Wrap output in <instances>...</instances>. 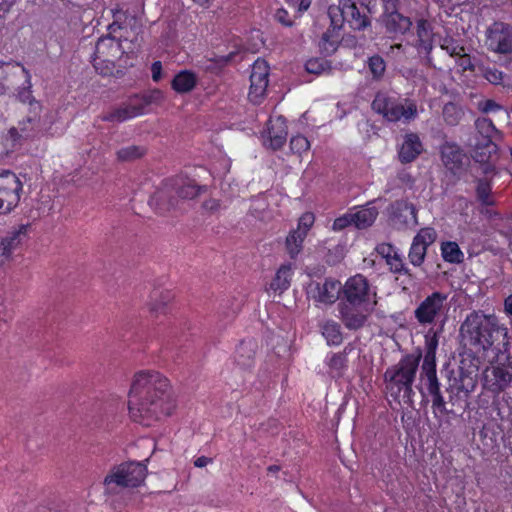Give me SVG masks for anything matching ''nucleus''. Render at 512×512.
Here are the masks:
<instances>
[{
    "instance_id": "nucleus-1",
    "label": "nucleus",
    "mask_w": 512,
    "mask_h": 512,
    "mask_svg": "<svg viewBox=\"0 0 512 512\" xmlns=\"http://www.w3.org/2000/svg\"><path fill=\"white\" fill-rule=\"evenodd\" d=\"M175 409L169 382L158 372H139L129 393V412L134 421L150 426Z\"/></svg>"
},
{
    "instance_id": "nucleus-2",
    "label": "nucleus",
    "mask_w": 512,
    "mask_h": 512,
    "mask_svg": "<svg viewBox=\"0 0 512 512\" xmlns=\"http://www.w3.org/2000/svg\"><path fill=\"white\" fill-rule=\"evenodd\" d=\"M459 332L463 345L483 357L495 353L498 347H511L509 329L494 313L472 311L465 317Z\"/></svg>"
},
{
    "instance_id": "nucleus-3",
    "label": "nucleus",
    "mask_w": 512,
    "mask_h": 512,
    "mask_svg": "<svg viewBox=\"0 0 512 512\" xmlns=\"http://www.w3.org/2000/svg\"><path fill=\"white\" fill-rule=\"evenodd\" d=\"M421 355L409 354L396 365L388 368L384 374L386 390L399 403L410 402L413 394L412 384L418 370Z\"/></svg>"
},
{
    "instance_id": "nucleus-4",
    "label": "nucleus",
    "mask_w": 512,
    "mask_h": 512,
    "mask_svg": "<svg viewBox=\"0 0 512 512\" xmlns=\"http://www.w3.org/2000/svg\"><path fill=\"white\" fill-rule=\"evenodd\" d=\"M41 103L33 104L32 109H28L16 126H11L2 136L3 145L7 150H15L22 146L26 141H32L40 138L44 134V123L41 116Z\"/></svg>"
},
{
    "instance_id": "nucleus-5",
    "label": "nucleus",
    "mask_w": 512,
    "mask_h": 512,
    "mask_svg": "<svg viewBox=\"0 0 512 512\" xmlns=\"http://www.w3.org/2000/svg\"><path fill=\"white\" fill-rule=\"evenodd\" d=\"M511 347L497 348L491 356H487L489 365L483 371V387L499 394L512 384V356Z\"/></svg>"
},
{
    "instance_id": "nucleus-6",
    "label": "nucleus",
    "mask_w": 512,
    "mask_h": 512,
    "mask_svg": "<svg viewBox=\"0 0 512 512\" xmlns=\"http://www.w3.org/2000/svg\"><path fill=\"white\" fill-rule=\"evenodd\" d=\"M372 109L389 122L409 123L418 116L417 105L413 100L387 91H379L375 95Z\"/></svg>"
},
{
    "instance_id": "nucleus-7",
    "label": "nucleus",
    "mask_w": 512,
    "mask_h": 512,
    "mask_svg": "<svg viewBox=\"0 0 512 512\" xmlns=\"http://www.w3.org/2000/svg\"><path fill=\"white\" fill-rule=\"evenodd\" d=\"M146 474L145 462L128 461L115 465L104 478L105 492L115 494L124 488L138 487L144 482Z\"/></svg>"
},
{
    "instance_id": "nucleus-8",
    "label": "nucleus",
    "mask_w": 512,
    "mask_h": 512,
    "mask_svg": "<svg viewBox=\"0 0 512 512\" xmlns=\"http://www.w3.org/2000/svg\"><path fill=\"white\" fill-rule=\"evenodd\" d=\"M447 297V294L438 291L425 297L414 310L417 322L423 326L440 322L443 326L449 310Z\"/></svg>"
},
{
    "instance_id": "nucleus-9",
    "label": "nucleus",
    "mask_w": 512,
    "mask_h": 512,
    "mask_svg": "<svg viewBox=\"0 0 512 512\" xmlns=\"http://www.w3.org/2000/svg\"><path fill=\"white\" fill-rule=\"evenodd\" d=\"M341 301L377 306V287L370 284L362 274L346 280L342 286Z\"/></svg>"
},
{
    "instance_id": "nucleus-10",
    "label": "nucleus",
    "mask_w": 512,
    "mask_h": 512,
    "mask_svg": "<svg viewBox=\"0 0 512 512\" xmlns=\"http://www.w3.org/2000/svg\"><path fill=\"white\" fill-rule=\"evenodd\" d=\"M22 190L23 184L14 172L0 169V215H6L18 206Z\"/></svg>"
},
{
    "instance_id": "nucleus-11",
    "label": "nucleus",
    "mask_w": 512,
    "mask_h": 512,
    "mask_svg": "<svg viewBox=\"0 0 512 512\" xmlns=\"http://www.w3.org/2000/svg\"><path fill=\"white\" fill-rule=\"evenodd\" d=\"M177 198L170 197L167 199V194L160 191L156 194L155 199L162 202L164 209L180 208V202L195 199L201 193L206 191V186H199L195 180L189 178H178L173 184Z\"/></svg>"
},
{
    "instance_id": "nucleus-12",
    "label": "nucleus",
    "mask_w": 512,
    "mask_h": 512,
    "mask_svg": "<svg viewBox=\"0 0 512 512\" xmlns=\"http://www.w3.org/2000/svg\"><path fill=\"white\" fill-rule=\"evenodd\" d=\"M484 44L496 54H512V26L501 21L492 23L485 30Z\"/></svg>"
},
{
    "instance_id": "nucleus-13",
    "label": "nucleus",
    "mask_w": 512,
    "mask_h": 512,
    "mask_svg": "<svg viewBox=\"0 0 512 512\" xmlns=\"http://www.w3.org/2000/svg\"><path fill=\"white\" fill-rule=\"evenodd\" d=\"M376 306L341 301L338 303L339 319L348 330L362 329Z\"/></svg>"
},
{
    "instance_id": "nucleus-14",
    "label": "nucleus",
    "mask_w": 512,
    "mask_h": 512,
    "mask_svg": "<svg viewBox=\"0 0 512 512\" xmlns=\"http://www.w3.org/2000/svg\"><path fill=\"white\" fill-rule=\"evenodd\" d=\"M160 97L161 93L155 92L153 95L145 97L141 101H130L129 103H126L116 109H113L110 112L103 114L101 119L103 121L118 123L127 121L129 119L142 115L144 113L145 107Z\"/></svg>"
},
{
    "instance_id": "nucleus-15",
    "label": "nucleus",
    "mask_w": 512,
    "mask_h": 512,
    "mask_svg": "<svg viewBox=\"0 0 512 512\" xmlns=\"http://www.w3.org/2000/svg\"><path fill=\"white\" fill-rule=\"evenodd\" d=\"M475 127L482 136V140L475 143L470 142V146L475 149L477 161L484 162L488 160L491 153L496 151V145L491 140L495 127L489 118H478L475 121Z\"/></svg>"
},
{
    "instance_id": "nucleus-16",
    "label": "nucleus",
    "mask_w": 512,
    "mask_h": 512,
    "mask_svg": "<svg viewBox=\"0 0 512 512\" xmlns=\"http://www.w3.org/2000/svg\"><path fill=\"white\" fill-rule=\"evenodd\" d=\"M269 66L263 59H257L250 75V90L248 97L254 104H259L264 98L268 86Z\"/></svg>"
},
{
    "instance_id": "nucleus-17",
    "label": "nucleus",
    "mask_w": 512,
    "mask_h": 512,
    "mask_svg": "<svg viewBox=\"0 0 512 512\" xmlns=\"http://www.w3.org/2000/svg\"><path fill=\"white\" fill-rule=\"evenodd\" d=\"M467 361L468 358H463L461 360V365L458 369V376L455 377L452 385V387L457 390L458 393L462 392L465 395L474 391L477 384L478 371L480 368L479 358L470 359V364H467Z\"/></svg>"
},
{
    "instance_id": "nucleus-18",
    "label": "nucleus",
    "mask_w": 512,
    "mask_h": 512,
    "mask_svg": "<svg viewBox=\"0 0 512 512\" xmlns=\"http://www.w3.org/2000/svg\"><path fill=\"white\" fill-rule=\"evenodd\" d=\"M436 238L437 233L431 227L422 228L414 236L408 253V259L413 266L419 267L423 264L427 249L435 242Z\"/></svg>"
},
{
    "instance_id": "nucleus-19",
    "label": "nucleus",
    "mask_w": 512,
    "mask_h": 512,
    "mask_svg": "<svg viewBox=\"0 0 512 512\" xmlns=\"http://www.w3.org/2000/svg\"><path fill=\"white\" fill-rule=\"evenodd\" d=\"M314 221L313 213H304L298 220L297 228L292 230L286 237V250L291 258H295L301 252L303 242Z\"/></svg>"
},
{
    "instance_id": "nucleus-20",
    "label": "nucleus",
    "mask_w": 512,
    "mask_h": 512,
    "mask_svg": "<svg viewBox=\"0 0 512 512\" xmlns=\"http://www.w3.org/2000/svg\"><path fill=\"white\" fill-rule=\"evenodd\" d=\"M338 10L343 22L353 30H363L370 25L366 8H359L352 0H340Z\"/></svg>"
},
{
    "instance_id": "nucleus-21",
    "label": "nucleus",
    "mask_w": 512,
    "mask_h": 512,
    "mask_svg": "<svg viewBox=\"0 0 512 512\" xmlns=\"http://www.w3.org/2000/svg\"><path fill=\"white\" fill-rule=\"evenodd\" d=\"M287 134V125L284 117L270 118L267 130L263 134L264 144L273 150L280 149L286 142Z\"/></svg>"
},
{
    "instance_id": "nucleus-22",
    "label": "nucleus",
    "mask_w": 512,
    "mask_h": 512,
    "mask_svg": "<svg viewBox=\"0 0 512 512\" xmlns=\"http://www.w3.org/2000/svg\"><path fill=\"white\" fill-rule=\"evenodd\" d=\"M342 292V286L339 281L333 279H326L323 283L311 284L309 287V294L316 301L332 304L339 299Z\"/></svg>"
},
{
    "instance_id": "nucleus-23",
    "label": "nucleus",
    "mask_w": 512,
    "mask_h": 512,
    "mask_svg": "<svg viewBox=\"0 0 512 512\" xmlns=\"http://www.w3.org/2000/svg\"><path fill=\"white\" fill-rule=\"evenodd\" d=\"M392 223L397 229L411 228L418 224L417 211L413 204L398 202L393 206Z\"/></svg>"
},
{
    "instance_id": "nucleus-24",
    "label": "nucleus",
    "mask_w": 512,
    "mask_h": 512,
    "mask_svg": "<svg viewBox=\"0 0 512 512\" xmlns=\"http://www.w3.org/2000/svg\"><path fill=\"white\" fill-rule=\"evenodd\" d=\"M423 151V145L419 136L415 133H407L398 149V157L401 163L414 161Z\"/></svg>"
},
{
    "instance_id": "nucleus-25",
    "label": "nucleus",
    "mask_w": 512,
    "mask_h": 512,
    "mask_svg": "<svg viewBox=\"0 0 512 512\" xmlns=\"http://www.w3.org/2000/svg\"><path fill=\"white\" fill-rule=\"evenodd\" d=\"M383 22L387 31L393 34L405 33L410 29L412 24L408 17L398 12L397 7L394 9H385Z\"/></svg>"
},
{
    "instance_id": "nucleus-26",
    "label": "nucleus",
    "mask_w": 512,
    "mask_h": 512,
    "mask_svg": "<svg viewBox=\"0 0 512 512\" xmlns=\"http://www.w3.org/2000/svg\"><path fill=\"white\" fill-rule=\"evenodd\" d=\"M441 157L448 169L455 170L461 167L465 154L458 145L446 142L441 146Z\"/></svg>"
},
{
    "instance_id": "nucleus-27",
    "label": "nucleus",
    "mask_w": 512,
    "mask_h": 512,
    "mask_svg": "<svg viewBox=\"0 0 512 512\" xmlns=\"http://www.w3.org/2000/svg\"><path fill=\"white\" fill-rule=\"evenodd\" d=\"M28 229V224H21L18 227L12 228L5 237L0 239L2 241V245L13 253V251L16 250L26 239Z\"/></svg>"
},
{
    "instance_id": "nucleus-28",
    "label": "nucleus",
    "mask_w": 512,
    "mask_h": 512,
    "mask_svg": "<svg viewBox=\"0 0 512 512\" xmlns=\"http://www.w3.org/2000/svg\"><path fill=\"white\" fill-rule=\"evenodd\" d=\"M293 270L291 264H283L277 270L275 277L271 281L270 288L282 294L290 287Z\"/></svg>"
},
{
    "instance_id": "nucleus-29",
    "label": "nucleus",
    "mask_w": 512,
    "mask_h": 512,
    "mask_svg": "<svg viewBox=\"0 0 512 512\" xmlns=\"http://www.w3.org/2000/svg\"><path fill=\"white\" fill-rule=\"evenodd\" d=\"M378 211L375 207H363L357 211H352L353 225L358 229H364L371 226L376 220Z\"/></svg>"
},
{
    "instance_id": "nucleus-30",
    "label": "nucleus",
    "mask_w": 512,
    "mask_h": 512,
    "mask_svg": "<svg viewBox=\"0 0 512 512\" xmlns=\"http://www.w3.org/2000/svg\"><path fill=\"white\" fill-rule=\"evenodd\" d=\"M196 83V75L193 72L184 70L174 77L172 88L178 93H187L195 87Z\"/></svg>"
},
{
    "instance_id": "nucleus-31",
    "label": "nucleus",
    "mask_w": 512,
    "mask_h": 512,
    "mask_svg": "<svg viewBox=\"0 0 512 512\" xmlns=\"http://www.w3.org/2000/svg\"><path fill=\"white\" fill-rule=\"evenodd\" d=\"M173 299V295L170 292H163L159 294H155L151 302L150 312L155 316L159 317L161 315H165L169 311V304Z\"/></svg>"
},
{
    "instance_id": "nucleus-32",
    "label": "nucleus",
    "mask_w": 512,
    "mask_h": 512,
    "mask_svg": "<svg viewBox=\"0 0 512 512\" xmlns=\"http://www.w3.org/2000/svg\"><path fill=\"white\" fill-rule=\"evenodd\" d=\"M321 331L329 345H340L342 343L341 327L337 322L333 320L325 321L321 325Z\"/></svg>"
},
{
    "instance_id": "nucleus-33",
    "label": "nucleus",
    "mask_w": 512,
    "mask_h": 512,
    "mask_svg": "<svg viewBox=\"0 0 512 512\" xmlns=\"http://www.w3.org/2000/svg\"><path fill=\"white\" fill-rule=\"evenodd\" d=\"M418 47L425 51L432 48V28L427 20L420 19L417 22Z\"/></svg>"
},
{
    "instance_id": "nucleus-34",
    "label": "nucleus",
    "mask_w": 512,
    "mask_h": 512,
    "mask_svg": "<svg viewBox=\"0 0 512 512\" xmlns=\"http://www.w3.org/2000/svg\"><path fill=\"white\" fill-rule=\"evenodd\" d=\"M255 344L252 341H242L236 349V362L243 368L251 366Z\"/></svg>"
},
{
    "instance_id": "nucleus-35",
    "label": "nucleus",
    "mask_w": 512,
    "mask_h": 512,
    "mask_svg": "<svg viewBox=\"0 0 512 512\" xmlns=\"http://www.w3.org/2000/svg\"><path fill=\"white\" fill-rule=\"evenodd\" d=\"M441 255L446 262L461 263L464 259V254L459 245L453 241H446L441 244Z\"/></svg>"
},
{
    "instance_id": "nucleus-36",
    "label": "nucleus",
    "mask_w": 512,
    "mask_h": 512,
    "mask_svg": "<svg viewBox=\"0 0 512 512\" xmlns=\"http://www.w3.org/2000/svg\"><path fill=\"white\" fill-rule=\"evenodd\" d=\"M22 70L25 73V83L22 88L18 89L16 97L21 103L27 104L28 109H32L33 104L40 103V102L37 101L32 95V91H31L32 84H31L30 73L24 67L22 68Z\"/></svg>"
},
{
    "instance_id": "nucleus-37",
    "label": "nucleus",
    "mask_w": 512,
    "mask_h": 512,
    "mask_svg": "<svg viewBox=\"0 0 512 512\" xmlns=\"http://www.w3.org/2000/svg\"><path fill=\"white\" fill-rule=\"evenodd\" d=\"M437 347L438 332L431 329L425 335V355L423 362L436 363Z\"/></svg>"
},
{
    "instance_id": "nucleus-38",
    "label": "nucleus",
    "mask_w": 512,
    "mask_h": 512,
    "mask_svg": "<svg viewBox=\"0 0 512 512\" xmlns=\"http://www.w3.org/2000/svg\"><path fill=\"white\" fill-rule=\"evenodd\" d=\"M347 349L343 352L335 353L328 359V366L330 368L333 377L342 376L343 372L347 368Z\"/></svg>"
},
{
    "instance_id": "nucleus-39",
    "label": "nucleus",
    "mask_w": 512,
    "mask_h": 512,
    "mask_svg": "<svg viewBox=\"0 0 512 512\" xmlns=\"http://www.w3.org/2000/svg\"><path fill=\"white\" fill-rule=\"evenodd\" d=\"M144 154V147L131 145L118 150L117 157L120 161H132L142 157Z\"/></svg>"
},
{
    "instance_id": "nucleus-40",
    "label": "nucleus",
    "mask_w": 512,
    "mask_h": 512,
    "mask_svg": "<svg viewBox=\"0 0 512 512\" xmlns=\"http://www.w3.org/2000/svg\"><path fill=\"white\" fill-rule=\"evenodd\" d=\"M305 68L308 73L319 75L330 70V65L326 59L312 58L306 62Z\"/></svg>"
},
{
    "instance_id": "nucleus-41",
    "label": "nucleus",
    "mask_w": 512,
    "mask_h": 512,
    "mask_svg": "<svg viewBox=\"0 0 512 512\" xmlns=\"http://www.w3.org/2000/svg\"><path fill=\"white\" fill-rule=\"evenodd\" d=\"M368 68L375 79H380L386 70V64L379 55H374L368 59Z\"/></svg>"
},
{
    "instance_id": "nucleus-42",
    "label": "nucleus",
    "mask_w": 512,
    "mask_h": 512,
    "mask_svg": "<svg viewBox=\"0 0 512 512\" xmlns=\"http://www.w3.org/2000/svg\"><path fill=\"white\" fill-rule=\"evenodd\" d=\"M427 389H428V392L430 393V395L432 396L433 408L438 410L439 412H444L445 411V401L440 392V384L436 383V384L427 385Z\"/></svg>"
},
{
    "instance_id": "nucleus-43",
    "label": "nucleus",
    "mask_w": 512,
    "mask_h": 512,
    "mask_svg": "<svg viewBox=\"0 0 512 512\" xmlns=\"http://www.w3.org/2000/svg\"><path fill=\"white\" fill-rule=\"evenodd\" d=\"M390 271L395 274L409 275L410 271L403 262L402 256L399 254H393V257L386 261Z\"/></svg>"
},
{
    "instance_id": "nucleus-44",
    "label": "nucleus",
    "mask_w": 512,
    "mask_h": 512,
    "mask_svg": "<svg viewBox=\"0 0 512 512\" xmlns=\"http://www.w3.org/2000/svg\"><path fill=\"white\" fill-rule=\"evenodd\" d=\"M491 187L485 181H480L477 185V196L482 204L490 206L494 204V200L491 197Z\"/></svg>"
},
{
    "instance_id": "nucleus-45",
    "label": "nucleus",
    "mask_w": 512,
    "mask_h": 512,
    "mask_svg": "<svg viewBox=\"0 0 512 512\" xmlns=\"http://www.w3.org/2000/svg\"><path fill=\"white\" fill-rule=\"evenodd\" d=\"M310 148V142L308 139L302 135H297L291 138L290 140V149L292 152L296 154H302L303 152L308 151Z\"/></svg>"
},
{
    "instance_id": "nucleus-46",
    "label": "nucleus",
    "mask_w": 512,
    "mask_h": 512,
    "mask_svg": "<svg viewBox=\"0 0 512 512\" xmlns=\"http://www.w3.org/2000/svg\"><path fill=\"white\" fill-rule=\"evenodd\" d=\"M422 375L427 380V385L439 383L436 375V363L423 362Z\"/></svg>"
},
{
    "instance_id": "nucleus-47",
    "label": "nucleus",
    "mask_w": 512,
    "mask_h": 512,
    "mask_svg": "<svg viewBox=\"0 0 512 512\" xmlns=\"http://www.w3.org/2000/svg\"><path fill=\"white\" fill-rule=\"evenodd\" d=\"M350 225H353L352 211L336 218L333 222L332 229L334 231H341Z\"/></svg>"
},
{
    "instance_id": "nucleus-48",
    "label": "nucleus",
    "mask_w": 512,
    "mask_h": 512,
    "mask_svg": "<svg viewBox=\"0 0 512 512\" xmlns=\"http://www.w3.org/2000/svg\"><path fill=\"white\" fill-rule=\"evenodd\" d=\"M484 78L491 84L498 85L503 82L504 74L497 68H486L484 70Z\"/></svg>"
},
{
    "instance_id": "nucleus-49",
    "label": "nucleus",
    "mask_w": 512,
    "mask_h": 512,
    "mask_svg": "<svg viewBox=\"0 0 512 512\" xmlns=\"http://www.w3.org/2000/svg\"><path fill=\"white\" fill-rule=\"evenodd\" d=\"M375 250L385 261L392 258L393 254L398 253L397 249L389 243H380L376 246Z\"/></svg>"
},
{
    "instance_id": "nucleus-50",
    "label": "nucleus",
    "mask_w": 512,
    "mask_h": 512,
    "mask_svg": "<svg viewBox=\"0 0 512 512\" xmlns=\"http://www.w3.org/2000/svg\"><path fill=\"white\" fill-rule=\"evenodd\" d=\"M105 47H114L116 49H119L120 44L115 41L113 37L107 36L100 38L96 44V51L97 53H104Z\"/></svg>"
},
{
    "instance_id": "nucleus-51",
    "label": "nucleus",
    "mask_w": 512,
    "mask_h": 512,
    "mask_svg": "<svg viewBox=\"0 0 512 512\" xmlns=\"http://www.w3.org/2000/svg\"><path fill=\"white\" fill-rule=\"evenodd\" d=\"M406 54V47L402 44H395L390 46L389 51L387 52V55L395 58V59H401Z\"/></svg>"
},
{
    "instance_id": "nucleus-52",
    "label": "nucleus",
    "mask_w": 512,
    "mask_h": 512,
    "mask_svg": "<svg viewBox=\"0 0 512 512\" xmlns=\"http://www.w3.org/2000/svg\"><path fill=\"white\" fill-rule=\"evenodd\" d=\"M451 55H459L461 56V63L460 65L464 68V69H468L471 67V63H470V58L464 53V48H454L452 51H451Z\"/></svg>"
},
{
    "instance_id": "nucleus-53",
    "label": "nucleus",
    "mask_w": 512,
    "mask_h": 512,
    "mask_svg": "<svg viewBox=\"0 0 512 512\" xmlns=\"http://www.w3.org/2000/svg\"><path fill=\"white\" fill-rule=\"evenodd\" d=\"M152 79L155 82H158L161 79L162 73V64L160 61H156L151 66Z\"/></svg>"
},
{
    "instance_id": "nucleus-54",
    "label": "nucleus",
    "mask_w": 512,
    "mask_h": 512,
    "mask_svg": "<svg viewBox=\"0 0 512 512\" xmlns=\"http://www.w3.org/2000/svg\"><path fill=\"white\" fill-rule=\"evenodd\" d=\"M501 109V106L493 100H487L483 103L482 111L485 113L495 112Z\"/></svg>"
},
{
    "instance_id": "nucleus-55",
    "label": "nucleus",
    "mask_w": 512,
    "mask_h": 512,
    "mask_svg": "<svg viewBox=\"0 0 512 512\" xmlns=\"http://www.w3.org/2000/svg\"><path fill=\"white\" fill-rule=\"evenodd\" d=\"M321 48L328 54L333 53L336 50L334 42H330L324 35L321 41Z\"/></svg>"
},
{
    "instance_id": "nucleus-56",
    "label": "nucleus",
    "mask_w": 512,
    "mask_h": 512,
    "mask_svg": "<svg viewBox=\"0 0 512 512\" xmlns=\"http://www.w3.org/2000/svg\"><path fill=\"white\" fill-rule=\"evenodd\" d=\"M276 19L286 25V26H290L291 25V21L288 19V13L283 10V9H279L277 12H276V15H275Z\"/></svg>"
},
{
    "instance_id": "nucleus-57",
    "label": "nucleus",
    "mask_w": 512,
    "mask_h": 512,
    "mask_svg": "<svg viewBox=\"0 0 512 512\" xmlns=\"http://www.w3.org/2000/svg\"><path fill=\"white\" fill-rule=\"evenodd\" d=\"M12 253L2 245V241L0 240V265L4 264L11 257Z\"/></svg>"
},
{
    "instance_id": "nucleus-58",
    "label": "nucleus",
    "mask_w": 512,
    "mask_h": 512,
    "mask_svg": "<svg viewBox=\"0 0 512 512\" xmlns=\"http://www.w3.org/2000/svg\"><path fill=\"white\" fill-rule=\"evenodd\" d=\"M212 462V459L206 456H200L195 459L194 465L198 468L206 467L208 464Z\"/></svg>"
},
{
    "instance_id": "nucleus-59",
    "label": "nucleus",
    "mask_w": 512,
    "mask_h": 512,
    "mask_svg": "<svg viewBox=\"0 0 512 512\" xmlns=\"http://www.w3.org/2000/svg\"><path fill=\"white\" fill-rule=\"evenodd\" d=\"M455 110V107L454 105L452 104H448L445 106L444 108V116H445V120L449 123V124H455L456 123V119H451L450 118V112L454 111Z\"/></svg>"
},
{
    "instance_id": "nucleus-60",
    "label": "nucleus",
    "mask_w": 512,
    "mask_h": 512,
    "mask_svg": "<svg viewBox=\"0 0 512 512\" xmlns=\"http://www.w3.org/2000/svg\"><path fill=\"white\" fill-rule=\"evenodd\" d=\"M203 206L206 210L216 211L219 208L220 204L217 200L210 199V200L205 201Z\"/></svg>"
},
{
    "instance_id": "nucleus-61",
    "label": "nucleus",
    "mask_w": 512,
    "mask_h": 512,
    "mask_svg": "<svg viewBox=\"0 0 512 512\" xmlns=\"http://www.w3.org/2000/svg\"><path fill=\"white\" fill-rule=\"evenodd\" d=\"M504 312L507 315L512 316V294L504 300Z\"/></svg>"
},
{
    "instance_id": "nucleus-62",
    "label": "nucleus",
    "mask_w": 512,
    "mask_h": 512,
    "mask_svg": "<svg viewBox=\"0 0 512 512\" xmlns=\"http://www.w3.org/2000/svg\"><path fill=\"white\" fill-rule=\"evenodd\" d=\"M385 9H394L398 6V0H382Z\"/></svg>"
},
{
    "instance_id": "nucleus-63",
    "label": "nucleus",
    "mask_w": 512,
    "mask_h": 512,
    "mask_svg": "<svg viewBox=\"0 0 512 512\" xmlns=\"http://www.w3.org/2000/svg\"><path fill=\"white\" fill-rule=\"evenodd\" d=\"M109 30L115 32L117 28H120V26L117 23H112L109 25Z\"/></svg>"
},
{
    "instance_id": "nucleus-64",
    "label": "nucleus",
    "mask_w": 512,
    "mask_h": 512,
    "mask_svg": "<svg viewBox=\"0 0 512 512\" xmlns=\"http://www.w3.org/2000/svg\"><path fill=\"white\" fill-rule=\"evenodd\" d=\"M277 470H278V467H276V466L269 467V471H277Z\"/></svg>"
}]
</instances>
